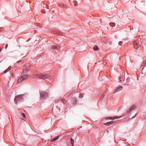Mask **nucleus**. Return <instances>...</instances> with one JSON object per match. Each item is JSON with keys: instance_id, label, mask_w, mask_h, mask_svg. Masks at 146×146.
<instances>
[{"instance_id": "obj_22", "label": "nucleus", "mask_w": 146, "mask_h": 146, "mask_svg": "<svg viewBox=\"0 0 146 146\" xmlns=\"http://www.w3.org/2000/svg\"><path fill=\"white\" fill-rule=\"evenodd\" d=\"M8 44H6L5 46V48L6 49L8 47Z\"/></svg>"}, {"instance_id": "obj_15", "label": "nucleus", "mask_w": 146, "mask_h": 146, "mask_svg": "<svg viewBox=\"0 0 146 146\" xmlns=\"http://www.w3.org/2000/svg\"><path fill=\"white\" fill-rule=\"evenodd\" d=\"M62 102L64 104H65L66 102V101L64 99H63L62 100Z\"/></svg>"}, {"instance_id": "obj_19", "label": "nucleus", "mask_w": 146, "mask_h": 146, "mask_svg": "<svg viewBox=\"0 0 146 146\" xmlns=\"http://www.w3.org/2000/svg\"><path fill=\"white\" fill-rule=\"evenodd\" d=\"M79 97L80 98H81L83 97V96H82V94H80L79 96Z\"/></svg>"}, {"instance_id": "obj_20", "label": "nucleus", "mask_w": 146, "mask_h": 146, "mask_svg": "<svg viewBox=\"0 0 146 146\" xmlns=\"http://www.w3.org/2000/svg\"><path fill=\"white\" fill-rule=\"evenodd\" d=\"M22 116H23V117H25V115L24 113H23L22 114Z\"/></svg>"}, {"instance_id": "obj_13", "label": "nucleus", "mask_w": 146, "mask_h": 146, "mask_svg": "<svg viewBox=\"0 0 146 146\" xmlns=\"http://www.w3.org/2000/svg\"><path fill=\"white\" fill-rule=\"evenodd\" d=\"M93 49L94 50H99V48H98V46H95L94 47Z\"/></svg>"}, {"instance_id": "obj_10", "label": "nucleus", "mask_w": 146, "mask_h": 146, "mask_svg": "<svg viewBox=\"0 0 146 146\" xmlns=\"http://www.w3.org/2000/svg\"><path fill=\"white\" fill-rule=\"evenodd\" d=\"M113 121H111L109 122H107L106 123H105L104 124V125H110L113 124Z\"/></svg>"}, {"instance_id": "obj_25", "label": "nucleus", "mask_w": 146, "mask_h": 146, "mask_svg": "<svg viewBox=\"0 0 146 146\" xmlns=\"http://www.w3.org/2000/svg\"><path fill=\"white\" fill-rule=\"evenodd\" d=\"M1 48H0V52L1 51Z\"/></svg>"}, {"instance_id": "obj_18", "label": "nucleus", "mask_w": 146, "mask_h": 146, "mask_svg": "<svg viewBox=\"0 0 146 146\" xmlns=\"http://www.w3.org/2000/svg\"><path fill=\"white\" fill-rule=\"evenodd\" d=\"M123 43L121 41H120L119 42V45L120 46H121L122 45V44Z\"/></svg>"}, {"instance_id": "obj_1", "label": "nucleus", "mask_w": 146, "mask_h": 146, "mask_svg": "<svg viewBox=\"0 0 146 146\" xmlns=\"http://www.w3.org/2000/svg\"><path fill=\"white\" fill-rule=\"evenodd\" d=\"M32 75L35 78H39L40 79L44 80L50 77V76L48 74H41L34 73L32 74Z\"/></svg>"}, {"instance_id": "obj_12", "label": "nucleus", "mask_w": 146, "mask_h": 146, "mask_svg": "<svg viewBox=\"0 0 146 146\" xmlns=\"http://www.w3.org/2000/svg\"><path fill=\"white\" fill-rule=\"evenodd\" d=\"M70 141L71 142V143L72 145V146H74V140L73 139H72V138H71L70 139Z\"/></svg>"}, {"instance_id": "obj_28", "label": "nucleus", "mask_w": 146, "mask_h": 146, "mask_svg": "<svg viewBox=\"0 0 146 146\" xmlns=\"http://www.w3.org/2000/svg\"><path fill=\"white\" fill-rule=\"evenodd\" d=\"M1 31V29L0 28V32Z\"/></svg>"}, {"instance_id": "obj_16", "label": "nucleus", "mask_w": 146, "mask_h": 146, "mask_svg": "<svg viewBox=\"0 0 146 146\" xmlns=\"http://www.w3.org/2000/svg\"><path fill=\"white\" fill-rule=\"evenodd\" d=\"M41 12L43 14L45 13V11H44V10H41Z\"/></svg>"}, {"instance_id": "obj_24", "label": "nucleus", "mask_w": 146, "mask_h": 146, "mask_svg": "<svg viewBox=\"0 0 146 146\" xmlns=\"http://www.w3.org/2000/svg\"><path fill=\"white\" fill-rule=\"evenodd\" d=\"M74 101H75L76 102V100L75 98L74 99Z\"/></svg>"}, {"instance_id": "obj_29", "label": "nucleus", "mask_w": 146, "mask_h": 146, "mask_svg": "<svg viewBox=\"0 0 146 146\" xmlns=\"http://www.w3.org/2000/svg\"><path fill=\"white\" fill-rule=\"evenodd\" d=\"M76 103L74 104H75ZM73 104H74V103H73Z\"/></svg>"}, {"instance_id": "obj_5", "label": "nucleus", "mask_w": 146, "mask_h": 146, "mask_svg": "<svg viewBox=\"0 0 146 146\" xmlns=\"http://www.w3.org/2000/svg\"><path fill=\"white\" fill-rule=\"evenodd\" d=\"M23 99V95H22L17 96L15 99V100L17 102L21 101Z\"/></svg>"}, {"instance_id": "obj_23", "label": "nucleus", "mask_w": 146, "mask_h": 146, "mask_svg": "<svg viewBox=\"0 0 146 146\" xmlns=\"http://www.w3.org/2000/svg\"><path fill=\"white\" fill-rule=\"evenodd\" d=\"M7 69L9 70H10L11 69V67L10 66Z\"/></svg>"}, {"instance_id": "obj_21", "label": "nucleus", "mask_w": 146, "mask_h": 146, "mask_svg": "<svg viewBox=\"0 0 146 146\" xmlns=\"http://www.w3.org/2000/svg\"><path fill=\"white\" fill-rule=\"evenodd\" d=\"M45 8L46 9H48L49 8L48 6L47 5H46L45 6Z\"/></svg>"}, {"instance_id": "obj_4", "label": "nucleus", "mask_w": 146, "mask_h": 146, "mask_svg": "<svg viewBox=\"0 0 146 146\" xmlns=\"http://www.w3.org/2000/svg\"><path fill=\"white\" fill-rule=\"evenodd\" d=\"M40 95L42 98H44L47 97V94L46 92L42 91L40 92Z\"/></svg>"}, {"instance_id": "obj_14", "label": "nucleus", "mask_w": 146, "mask_h": 146, "mask_svg": "<svg viewBox=\"0 0 146 146\" xmlns=\"http://www.w3.org/2000/svg\"><path fill=\"white\" fill-rule=\"evenodd\" d=\"M110 25L112 27H113V26H115V24L114 23L111 22L110 23Z\"/></svg>"}, {"instance_id": "obj_2", "label": "nucleus", "mask_w": 146, "mask_h": 146, "mask_svg": "<svg viewBox=\"0 0 146 146\" xmlns=\"http://www.w3.org/2000/svg\"><path fill=\"white\" fill-rule=\"evenodd\" d=\"M141 44V41L140 39L136 40L133 42V45L134 47L136 49L139 48Z\"/></svg>"}, {"instance_id": "obj_26", "label": "nucleus", "mask_w": 146, "mask_h": 146, "mask_svg": "<svg viewBox=\"0 0 146 146\" xmlns=\"http://www.w3.org/2000/svg\"><path fill=\"white\" fill-rule=\"evenodd\" d=\"M52 12H54V10H53V11H52Z\"/></svg>"}, {"instance_id": "obj_17", "label": "nucleus", "mask_w": 146, "mask_h": 146, "mask_svg": "<svg viewBox=\"0 0 146 146\" xmlns=\"http://www.w3.org/2000/svg\"><path fill=\"white\" fill-rule=\"evenodd\" d=\"M9 71V70L8 69H6L4 71V73H7V72H8Z\"/></svg>"}, {"instance_id": "obj_8", "label": "nucleus", "mask_w": 146, "mask_h": 146, "mask_svg": "<svg viewBox=\"0 0 146 146\" xmlns=\"http://www.w3.org/2000/svg\"><path fill=\"white\" fill-rule=\"evenodd\" d=\"M122 89V86H119L118 87H117L115 91L114 92H118L121 90Z\"/></svg>"}, {"instance_id": "obj_3", "label": "nucleus", "mask_w": 146, "mask_h": 146, "mask_svg": "<svg viewBox=\"0 0 146 146\" xmlns=\"http://www.w3.org/2000/svg\"><path fill=\"white\" fill-rule=\"evenodd\" d=\"M28 77V76L26 75L21 76L18 79L17 83H20L22 81L27 79Z\"/></svg>"}, {"instance_id": "obj_7", "label": "nucleus", "mask_w": 146, "mask_h": 146, "mask_svg": "<svg viewBox=\"0 0 146 146\" xmlns=\"http://www.w3.org/2000/svg\"><path fill=\"white\" fill-rule=\"evenodd\" d=\"M121 117H106L105 119H111L112 120H114V119H118L120 118Z\"/></svg>"}, {"instance_id": "obj_11", "label": "nucleus", "mask_w": 146, "mask_h": 146, "mask_svg": "<svg viewBox=\"0 0 146 146\" xmlns=\"http://www.w3.org/2000/svg\"><path fill=\"white\" fill-rule=\"evenodd\" d=\"M59 138V136H57L56 137L54 138L53 139H52L51 141H55L57 140L58 138Z\"/></svg>"}, {"instance_id": "obj_6", "label": "nucleus", "mask_w": 146, "mask_h": 146, "mask_svg": "<svg viewBox=\"0 0 146 146\" xmlns=\"http://www.w3.org/2000/svg\"><path fill=\"white\" fill-rule=\"evenodd\" d=\"M60 48V46L58 45H56L53 46L52 47V49L53 50L56 51V50H58Z\"/></svg>"}, {"instance_id": "obj_9", "label": "nucleus", "mask_w": 146, "mask_h": 146, "mask_svg": "<svg viewBox=\"0 0 146 146\" xmlns=\"http://www.w3.org/2000/svg\"><path fill=\"white\" fill-rule=\"evenodd\" d=\"M136 107V106L135 105H133L131 106L129 109V110L127 111V112H130L132 110L134 109Z\"/></svg>"}, {"instance_id": "obj_27", "label": "nucleus", "mask_w": 146, "mask_h": 146, "mask_svg": "<svg viewBox=\"0 0 146 146\" xmlns=\"http://www.w3.org/2000/svg\"><path fill=\"white\" fill-rule=\"evenodd\" d=\"M56 35H59V34L58 33H56Z\"/></svg>"}]
</instances>
